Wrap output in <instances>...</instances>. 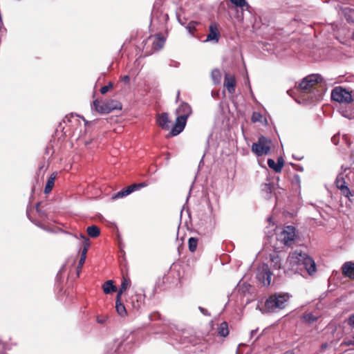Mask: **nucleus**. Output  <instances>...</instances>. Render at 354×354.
Listing matches in <instances>:
<instances>
[{
  "mask_svg": "<svg viewBox=\"0 0 354 354\" xmlns=\"http://www.w3.org/2000/svg\"><path fill=\"white\" fill-rule=\"evenodd\" d=\"M290 297L291 295L288 292L274 293L265 301L263 307L258 304L257 308L262 313H277L286 307Z\"/></svg>",
  "mask_w": 354,
  "mask_h": 354,
  "instance_id": "1",
  "label": "nucleus"
},
{
  "mask_svg": "<svg viewBox=\"0 0 354 354\" xmlns=\"http://www.w3.org/2000/svg\"><path fill=\"white\" fill-rule=\"evenodd\" d=\"M288 261L290 266H316L313 259L300 250L290 253Z\"/></svg>",
  "mask_w": 354,
  "mask_h": 354,
  "instance_id": "2",
  "label": "nucleus"
},
{
  "mask_svg": "<svg viewBox=\"0 0 354 354\" xmlns=\"http://www.w3.org/2000/svg\"><path fill=\"white\" fill-rule=\"evenodd\" d=\"M272 146V140L266 136H261L257 142L252 145L251 150L257 156L268 155Z\"/></svg>",
  "mask_w": 354,
  "mask_h": 354,
  "instance_id": "3",
  "label": "nucleus"
},
{
  "mask_svg": "<svg viewBox=\"0 0 354 354\" xmlns=\"http://www.w3.org/2000/svg\"><path fill=\"white\" fill-rule=\"evenodd\" d=\"M296 237V229L292 225L283 227V230L277 234V241L286 247H291L295 243Z\"/></svg>",
  "mask_w": 354,
  "mask_h": 354,
  "instance_id": "4",
  "label": "nucleus"
},
{
  "mask_svg": "<svg viewBox=\"0 0 354 354\" xmlns=\"http://www.w3.org/2000/svg\"><path fill=\"white\" fill-rule=\"evenodd\" d=\"M93 106L95 110L100 113H109L114 110H121L122 104L115 100H110L106 102H99L95 100Z\"/></svg>",
  "mask_w": 354,
  "mask_h": 354,
  "instance_id": "5",
  "label": "nucleus"
},
{
  "mask_svg": "<svg viewBox=\"0 0 354 354\" xmlns=\"http://www.w3.org/2000/svg\"><path fill=\"white\" fill-rule=\"evenodd\" d=\"M330 97L333 101L342 104H350L353 101L351 93L341 86L331 91Z\"/></svg>",
  "mask_w": 354,
  "mask_h": 354,
  "instance_id": "6",
  "label": "nucleus"
},
{
  "mask_svg": "<svg viewBox=\"0 0 354 354\" xmlns=\"http://www.w3.org/2000/svg\"><path fill=\"white\" fill-rule=\"evenodd\" d=\"M322 77L319 74L309 75L302 79L299 84L298 88L305 93H308L314 85L317 83L322 82Z\"/></svg>",
  "mask_w": 354,
  "mask_h": 354,
  "instance_id": "7",
  "label": "nucleus"
},
{
  "mask_svg": "<svg viewBox=\"0 0 354 354\" xmlns=\"http://www.w3.org/2000/svg\"><path fill=\"white\" fill-rule=\"evenodd\" d=\"M180 267H169L167 272L163 276L162 281L164 283L175 286L180 282Z\"/></svg>",
  "mask_w": 354,
  "mask_h": 354,
  "instance_id": "8",
  "label": "nucleus"
},
{
  "mask_svg": "<svg viewBox=\"0 0 354 354\" xmlns=\"http://www.w3.org/2000/svg\"><path fill=\"white\" fill-rule=\"evenodd\" d=\"M272 273L269 267H257V279L264 286H269L271 283Z\"/></svg>",
  "mask_w": 354,
  "mask_h": 354,
  "instance_id": "9",
  "label": "nucleus"
},
{
  "mask_svg": "<svg viewBox=\"0 0 354 354\" xmlns=\"http://www.w3.org/2000/svg\"><path fill=\"white\" fill-rule=\"evenodd\" d=\"M263 255L265 260L262 266H281V257L278 252L275 250L266 251L263 252Z\"/></svg>",
  "mask_w": 354,
  "mask_h": 354,
  "instance_id": "10",
  "label": "nucleus"
},
{
  "mask_svg": "<svg viewBox=\"0 0 354 354\" xmlns=\"http://www.w3.org/2000/svg\"><path fill=\"white\" fill-rule=\"evenodd\" d=\"M82 267H61L57 274V279L61 280L63 275L68 274V278L74 280L77 278Z\"/></svg>",
  "mask_w": 354,
  "mask_h": 354,
  "instance_id": "11",
  "label": "nucleus"
},
{
  "mask_svg": "<svg viewBox=\"0 0 354 354\" xmlns=\"http://www.w3.org/2000/svg\"><path fill=\"white\" fill-rule=\"evenodd\" d=\"M168 15L162 12L158 8H153L151 15V24L155 26L156 24L164 25L168 20Z\"/></svg>",
  "mask_w": 354,
  "mask_h": 354,
  "instance_id": "12",
  "label": "nucleus"
},
{
  "mask_svg": "<svg viewBox=\"0 0 354 354\" xmlns=\"http://www.w3.org/2000/svg\"><path fill=\"white\" fill-rule=\"evenodd\" d=\"M187 118L178 115L174 127L171 128V134L176 136L180 133L185 127Z\"/></svg>",
  "mask_w": 354,
  "mask_h": 354,
  "instance_id": "13",
  "label": "nucleus"
},
{
  "mask_svg": "<svg viewBox=\"0 0 354 354\" xmlns=\"http://www.w3.org/2000/svg\"><path fill=\"white\" fill-rule=\"evenodd\" d=\"M336 187L342 190V194L347 198H349L351 196H353L350 189L346 185V182L344 178L343 174H339L335 180Z\"/></svg>",
  "mask_w": 354,
  "mask_h": 354,
  "instance_id": "14",
  "label": "nucleus"
},
{
  "mask_svg": "<svg viewBox=\"0 0 354 354\" xmlns=\"http://www.w3.org/2000/svg\"><path fill=\"white\" fill-rule=\"evenodd\" d=\"M220 37L221 34L217 25L215 23H212L209 26V33L207 35L205 41H214L215 43H217Z\"/></svg>",
  "mask_w": 354,
  "mask_h": 354,
  "instance_id": "15",
  "label": "nucleus"
},
{
  "mask_svg": "<svg viewBox=\"0 0 354 354\" xmlns=\"http://www.w3.org/2000/svg\"><path fill=\"white\" fill-rule=\"evenodd\" d=\"M224 86L230 93H234L236 88V80L234 76L227 73H225Z\"/></svg>",
  "mask_w": 354,
  "mask_h": 354,
  "instance_id": "16",
  "label": "nucleus"
},
{
  "mask_svg": "<svg viewBox=\"0 0 354 354\" xmlns=\"http://www.w3.org/2000/svg\"><path fill=\"white\" fill-rule=\"evenodd\" d=\"M81 238L83 239V248L80 249L81 250V254L79 259V263L77 266H83L85 263L86 257V253L88 251V249L90 246L89 240L82 234H80Z\"/></svg>",
  "mask_w": 354,
  "mask_h": 354,
  "instance_id": "17",
  "label": "nucleus"
},
{
  "mask_svg": "<svg viewBox=\"0 0 354 354\" xmlns=\"http://www.w3.org/2000/svg\"><path fill=\"white\" fill-rule=\"evenodd\" d=\"M157 124L163 129L168 130L170 127L171 121L167 113H162L157 116Z\"/></svg>",
  "mask_w": 354,
  "mask_h": 354,
  "instance_id": "18",
  "label": "nucleus"
},
{
  "mask_svg": "<svg viewBox=\"0 0 354 354\" xmlns=\"http://www.w3.org/2000/svg\"><path fill=\"white\" fill-rule=\"evenodd\" d=\"M176 114L179 116H183L188 118L192 113L190 105L186 102H182L176 109Z\"/></svg>",
  "mask_w": 354,
  "mask_h": 354,
  "instance_id": "19",
  "label": "nucleus"
},
{
  "mask_svg": "<svg viewBox=\"0 0 354 354\" xmlns=\"http://www.w3.org/2000/svg\"><path fill=\"white\" fill-rule=\"evenodd\" d=\"M152 42V48L153 50H159L164 46L165 39L161 37L160 35H157L155 37H149L147 39V41Z\"/></svg>",
  "mask_w": 354,
  "mask_h": 354,
  "instance_id": "20",
  "label": "nucleus"
},
{
  "mask_svg": "<svg viewBox=\"0 0 354 354\" xmlns=\"http://www.w3.org/2000/svg\"><path fill=\"white\" fill-rule=\"evenodd\" d=\"M129 302L131 304L133 309L138 311L143 305L142 296L141 295L136 294L131 296Z\"/></svg>",
  "mask_w": 354,
  "mask_h": 354,
  "instance_id": "21",
  "label": "nucleus"
},
{
  "mask_svg": "<svg viewBox=\"0 0 354 354\" xmlns=\"http://www.w3.org/2000/svg\"><path fill=\"white\" fill-rule=\"evenodd\" d=\"M284 162L281 157H279L277 160V162L276 163L273 159L269 158L268 160V167L273 169L275 172H281L282 168L283 167Z\"/></svg>",
  "mask_w": 354,
  "mask_h": 354,
  "instance_id": "22",
  "label": "nucleus"
},
{
  "mask_svg": "<svg viewBox=\"0 0 354 354\" xmlns=\"http://www.w3.org/2000/svg\"><path fill=\"white\" fill-rule=\"evenodd\" d=\"M120 299V296H116L115 309L120 316L124 317L127 315V310L124 305L121 302Z\"/></svg>",
  "mask_w": 354,
  "mask_h": 354,
  "instance_id": "23",
  "label": "nucleus"
},
{
  "mask_svg": "<svg viewBox=\"0 0 354 354\" xmlns=\"http://www.w3.org/2000/svg\"><path fill=\"white\" fill-rule=\"evenodd\" d=\"M56 176H57L56 173H53L50 175V176L49 177V178L48 179L46 186H45V188H44L45 194H48L51 192V190L54 186V184H55V180Z\"/></svg>",
  "mask_w": 354,
  "mask_h": 354,
  "instance_id": "24",
  "label": "nucleus"
},
{
  "mask_svg": "<svg viewBox=\"0 0 354 354\" xmlns=\"http://www.w3.org/2000/svg\"><path fill=\"white\" fill-rule=\"evenodd\" d=\"M102 288L105 294H110L117 291V287L113 284V281L111 280L106 281Z\"/></svg>",
  "mask_w": 354,
  "mask_h": 354,
  "instance_id": "25",
  "label": "nucleus"
},
{
  "mask_svg": "<svg viewBox=\"0 0 354 354\" xmlns=\"http://www.w3.org/2000/svg\"><path fill=\"white\" fill-rule=\"evenodd\" d=\"M86 231H87L88 236L92 238H96L100 234V228L98 227H97L96 225L88 226L87 227Z\"/></svg>",
  "mask_w": 354,
  "mask_h": 354,
  "instance_id": "26",
  "label": "nucleus"
},
{
  "mask_svg": "<svg viewBox=\"0 0 354 354\" xmlns=\"http://www.w3.org/2000/svg\"><path fill=\"white\" fill-rule=\"evenodd\" d=\"M218 333L222 337H227L229 334L228 324L226 322H222L218 328Z\"/></svg>",
  "mask_w": 354,
  "mask_h": 354,
  "instance_id": "27",
  "label": "nucleus"
},
{
  "mask_svg": "<svg viewBox=\"0 0 354 354\" xmlns=\"http://www.w3.org/2000/svg\"><path fill=\"white\" fill-rule=\"evenodd\" d=\"M211 77L214 84L217 85L221 82V74L218 69L215 68L212 71Z\"/></svg>",
  "mask_w": 354,
  "mask_h": 354,
  "instance_id": "28",
  "label": "nucleus"
},
{
  "mask_svg": "<svg viewBox=\"0 0 354 354\" xmlns=\"http://www.w3.org/2000/svg\"><path fill=\"white\" fill-rule=\"evenodd\" d=\"M129 282H130L129 279H128L127 277H122V283H121V285L120 287V290L117 294V296L121 297L123 292H124L127 290V288L129 284Z\"/></svg>",
  "mask_w": 354,
  "mask_h": 354,
  "instance_id": "29",
  "label": "nucleus"
},
{
  "mask_svg": "<svg viewBox=\"0 0 354 354\" xmlns=\"http://www.w3.org/2000/svg\"><path fill=\"white\" fill-rule=\"evenodd\" d=\"M301 320L308 324H311L317 320V317L315 316L313 313H306L302 316Z\"/></svg>",
  "mask_w": 354,
  "mask_h": 354,
  "instance_id": "30",
  "label": "nucleus"
},
{
  "mask_svg": "<svg viewBox=\"0 0 354 354\" xmlns=\"http://www.w3.org/2000/svg\"><path fill=\"white\" fill-rule=\"evenodd\" d=\"M298 269L301 272H306L309 276H313L317 272V267H296L295 272H298Z\"/></svg>",
  "mask_w": 354,
  "mask_h": 354,
  "instance_id": "31",
  "label": "nucleus"
},
{
  "mask_svg": "<svg viewBox=\"0 0 354 354\" xmlns=\"http://www.w3.org/2000/svg\"><path fill=\"white\" fill-rule=\"evenodd\" d=\"M292 185L296 191H300L301 189V179L298 174H294L292 179Z\"/></svg>",
  "mask_w": 354,
  "mask_h": 354,
  "instance_id": "32",
  "label": "nucleus"
},
{
  "mask_svg": "<svg viewBox=\"0 0 354 354\" xmlns=\"http://www.w3.org/2000/svg\"><path fill=\"white\" fill-rule=\"evenodd\" d=\"M199 24L198 22L195 21H191L185 27L189 33L192 36H194V31L196 29V26Z\"/></svg>",
  "mask_w": 354,
  "mask_h": 354,
  "instance_id": "33",
  "label": "nucleus"
},
{
  "mask_svg": "<svg viewBox=\"0 0 354 354\" xmlns=\"http://www.w3.org/2000/svg\"><path fill=\"white\" fill-rule=\"evenodd\" d=\"M344 275L354 279V267H342Z\"/></svg>",
  "mask_w": 354,
  "mask_h": 354,
  "instance_id": "34",
  "label": "nucleus"
},
{
  "mask_svg": "<svg viewBox=\"0 0 354 354\" xmlns=\"http://www.w3.org/2000/svg\"><path fill=\"white\" fill-rule=\"evenodd\" d=\"M198 243V239L194 237H191L188 241L189 249L191 252H194L196 250Z\"/></svg>",
  "mask_w": 354,
  "mask_h": 354,
  "instance_id": "35",
  "label": "nucleus"
},
{
  "mask_svg": "<svg viewBox=\"0 0 354 354\" xmlns=\"http://www.w3.org/2000/svg\"><path fill=\"white\" fill-rule=\"evenodd\" d=\"M232 4L239 8L248 7L249 5L246 0H229Z\"/></svg>",
  "mask_w": 354,
  "mask_h": 354,
  "instance_id": "36",
  "label": "nucleus"
},
{
  "mask_svg": "<svg viewBox=\"0 0 354 354\" xmlns=\"http://www.w3.org/2000/svg\"><path fill=\"white\" fill-rule=\"evenodd\" d=\"M273 185L271 183H265L261 185L262 192L266 194H271L272 192Z\"/></svg>",
  "mask_w": 354,
  "mask_h": 354,
  "instance_id": "37",
  "label": "nucleus"
},
{
  "mask_svg": "<svg viewBox=\"0 0 354 354\" xmlns=\"http://www.w3.org/2000/svg\"><path fill=\"white\" fill-rule=\"evenodd\" d=\"M138 189V185H137L136 184H133L123 189L125 192V193L127 194V195L128 196L129 194H130L131 193H132L133 192H134L135 190H136Z\"/></svg>",
  "mask_w": 354,
  "mask_h": 354,
  "instance_id": "38",
  "label": "nucleus"
},
{
  "mask_svg": "<svg viewBox=\"0 0 354 354\" xmlns=\"http://www.w3.org/2000/svg\"><path fill=\"white\" fill-rule=\"evenodd\" d=\"M169 331L168 333L170 335H172L174 338H176V331H178V330L176 328V326L174 324H172L169 326Z\"/></svg>",
  "mask_w": 354,
  "mask_h": 354,
  "instance_id": "39",
  "label": "nucleus"
},
{
  "mask_svg": "<svg viewBox=\"0 0 354 354\" xmlns=\"http://www.w3.org/2000/svg\"><path fill=\"white\" fill-rule=\"evenodd\" d=\"M149 319L151 321H155L156 319H162V317L158 312H154L149 315Z\"/></svg>",
  "mask_w": 354,
  "mask_h": 354,
  "instance_id": "40",
  "label": "nucleus"
},
{
  "mask_svg": "<svg viewBox=\"0 0 354 354\" xmlns=\"http://www.w3.org/2000/svg\"><path fill=\"white\" fill-rule=\"evenodd\" d=\"M127 196V194L122 189V190H120V192H118L115 194H114V196H113V198H114V199L121 198L125 197Z\"/></svg>",
  "mask_w": 354,
  "mask_h": 354,
  "instance_id": "41",
  "label": "nucleus"
},
{
  "mask_svg": "<svg viewBox=\"0 0 354 354\" xmlns=\"http://www.w3.org/2000/svg\"><path fill=\"white\" fill-rule=\"evenodd\" d=\"M331 141L334 145H337L339 141V133L334 135L331 138Z\"/></svg>",
  "mask_w": 354,
  "mask_h": 354,
  "instance_id": "42",
  "label": "nucleus"
},
{
  "mask_svg": "<svg viewBox=\"0 0 354 354\" xmlns=\"http://www.w3.org/2000/svg\"><path fill=\"white\" fill-rule=\"evenodd\" d=\"M252 288V286L249 284H243L241 289L242 291L245 293L246 292H250V289Z\"/></svg>",
  "mask_w": 354,
  "mask_h": 354,
  "instance_id": "43",
  "label": "nucleus"
},
{
  "mask_svg": "<svg viewBox=\"0 0 354 354\" xmlns=\"http://www.w3.org/2000/svg\"><path fill=\"white\" fill-rule=\"evenodd\" d=\"M348 324L354 328V313L351 315L348 319Z\"/></svg>",
  "mask_w": 354,
  "mask_h": 354,
  "instance_id": "44",
  "label": "nucleus"
},
{
  "mask_svg": "<svg viewBox=\"0 0 354 354\" xmlns=\"http://www.w3.org/2000/svg\"><path fill=\"white\" fill-rule=\"evenodd\" d=\"M122 82H123L124 84H128L130 82V78L129 75H124L121 77Z\"/></svg>",
  "mask_w": 354,
  "mask_h": 354,
  "instance_id": "45",
  "label": "nucleus"
},
{
  "mask_svg": "<svg viewBox=\"0 0 354 354\" xmlns=\"http://www.w3.org/2000/svg\"><path fill=\"white\" fill-rule=\"evenodd\" d=\"M198 309L204 315H206V316H209L210 315V314L208 313V311H207V309H205V308H204L203 307H201V306L198 307Z\"/></svg>",
  "mask_w": 354,
  "mask_h": 354,
  "instance_id": "46",
  "label": "nucleus"
},
{
  "mask_svg": "<svg viewBox=\"0 0 354 354\" xmlns=\"http://www.w3.org/2000/svg\"><path fill=\"white\" fill-rule=\"evenodd\" d=\"M109 87L105 85L100 88V93L102 94H105L109 91Z\"/></svg>",
  "mask_w": 354,
  "mask_h": 354,
  "instance_id": "47",
  "label": "nucleus"
},
{
  "mask_svg": "<svg viewBox=\"0 0 354 354\" xmlns=\"http://www.w3.org/2000/svg\"><path fill=\"white\" fill-rule=\"evenodd\" d=\"M258 330V328L252 330L250 332V337L252 338L257 333Z\"/></svg>",
  "mask_w": 354,
  "mask_h": 354,
  "instance_id": "48",
  "label": "nucleus"
},
{
  "mask_svg": "<svg viewBox=\"0 0 354 354\" xmlns=\"http://www.w3.org/2000/svg\"><path fill=\"white\" fill-rule=\"evenodd\" d=\"M342 140H344V142H345L348 145H350V143H349V142H348V136H347L346 135H345V134H344V135H343V136H342Z\"/></svg>",
  "mask_w": 354,
  "mask_h": 354,
  "instance_id": "49",
  "label": "nucleus"
},
{
  "mask_svg": "<svg viewBox=\"0 0 354 354\" xmlns=\"http://www.w3.org/2000/svg\"><path fill=\"white\" fill-rule=\"evenodd\" d=\"M342 266H354V263L352 261H346Z\"/></svg>",
  "mask_w": 354,
  "mask_h": 354,
  "instance_id": "50",
  "label": "nucleus"
},
{
  "mask_svg": "<svg viewBox=\"0 0 354 354\" xmlns=\"http://www.w3.org/2000/svg\"><path fill=\"white\" fill-rule=\"evenodd\" d=\"M353 340H350V341H348L346 342V345H354V335H353Z\"/></svg>",
  "mask_w": 354,
  "mask_h": 354,
  "instance_id": "51",
  "label": "nucleus"
},
{
  "mask_svg": "<svg viewBox=\"0 0 354 354\" xmlns=\"http://www.w3.org/2000/svg\"><path fill=\"white\" fill-rule=\"evenodd\" d=\"M296 169H297V171H302L304 170L303 167H301V166H300V165H297V168H296Z\"/></svg>",
  "mask_w": 354,
  "mask_h": 354,
  "instance_id": "52",
  "label": "nucleus"
},
{
  "mask_svg": "<svg viewBox=\"0 0 354 354\" xmlns=\"http://www.w3.org/2000/svg\"><path fill=\"white\" fill-rule=\"evenodd\" d=\"M136 185H138V188L139 187H145L147 185L146 183H142L136 184Z\"/></svg>",
  "mask_w": 354,
  "mask_h": 354,
  "instance_id": "53",
  "label": "nucleus"
},
{
  "mask_svg": "<svg viewBox=\"0 0 354 354\" xmlns=\"http://www.w3.org/2000/svg\"><path fill=\"white\" fill-rule=\"evenodd\" d=\"M106 86L109 87V89L113 88V84L111 82L109 83L108 85H106Z\"/></svg>",
  "mask_w": 354,
  "mask_h": 354,
  "instance_id": "54",
  "label": "nucleus"
},
{
  "mask_svg": "<svg viewBox=\"0 0 354 354\" xmlns=\"http://www.w3.org/2000/svg\"><path fill=\"white\" fill-rule=\"evenodd\" d=\"M179 97H180V91H178L177 95H176V101L178 100Z\"/></svg>",
  "mask_w": 354,
  "mask_h": 354,
  "instance_id": "55",
  "label": "nucleus"
},
{
  "mask_svg": "<svg viewBox=\"0 0 354 354\" xmlns=\"http://www.w3.org/2000/svg\"><path fill=\"white\" fill-rule=\"evenodd\" d=\"M284 354H295V353L292 351H286Z\"/></svg>",
  "mask_w": 354,
  "mask_h": 354,
  "instance_id": "56",
  "label": "nucleus"
},
{
  "mask_svg": "<svg viewBox=\"0 0 354 354\" xmlns=\"http://www.w3.org/2000/svg\"><path fill=\"white\" fill-rule=\"evenodd\" d=\"M97 322H98L99 323L102 324V323H104V321L103 319H100L99 317H97Z\"/></svg>",
  "mask_w": 354,
  "mask_h": 354,
  "instance_id": "57",
  "label": "nucleus"
},
{
  "mask_svg": "<svg viewBox=\"0 0 354 354\" xmlns=\"http://www.w3.org/2000/svg\"><path fill=\"white\" fill-rule=\"evenodd\" d=\"M343 116H344L345 118H351L350 116L348 115H346L345 113H342Z\"/></svg>",
  "mask_w": 354,
  "mask_h": 354,
  "instance_id": "58",
  "label": "nucleus"
},
{
  "mask_svg": "<svg viewBox=\"0 0 354 354\" xmlns=\"http://www.w3.org/2000/svg\"><path fill=\"white\" fill-rule=\"evenodd\" d=\"M293 157L297 160H301L302 158H298V156H296V158L293 156Z\"/></svg>",
  "mask_w": 354,
  "mask_h": 354,
  "instance_id": "59",
  "label": "nucleus"
},
{
  "mask_svg": "<svg viewBox=\"0 0 354 354\" xmlns=\"http://www.w3.org/2000/svg\"><path fill=\"white\" fill-rule=\"evenodd\" d=\"M293 157L297 160H301L302 158H298V156H296V158L293 156Z\"/></svg>",
  "mask_w": 354,
  "mask_h": 354,
  "instance_id": "60",
  "label": "nucleus"
},
{
  "mask_svg": "<svg viewBox=\"0 0 354 354\" xmlns=\"http://www.w3.org/2000/svg\"><path fill=\"white\" fill-rule=\"evenodd\" d=\"M352 39L354 40V32L352 34Z\"/></svg>",
  "mask_w": 354,
  "mask_h": 354,
  "instance_id": "61",
  "label": "nucleus"
},
{
  "mask_svg": "<svg viewBox=\"0 0 354 354\" xmlns=\"http://www.w3.org/2000/svg\"><path fill=\"white\" fill-rule=\"evenodd\" d=\"M178 22H180L181 24H183V21H180V19H178Z\"/></svg>",
  "mask_w": 354,
  "mask_h": 354,
  "instance_id": "62",
  "label": "nucleus"
},
{
  "mask_svg": "<svg viewBox=\"0 0 354 354\" xmlns=\"http://www.w3.org/2000/svg\"><path fill=\"white\" fill-rule=\"evenodd\" d=\"M178 22H180L181 24H183V21H180V19H178Z\"/></svg>",
  "mask_w": 354,
  "mask_h": 354,
  "instance_id": "63",
  "label": "nucleus"
},
{
  "mask_svg": "<svg viewBox=\"0 0 354 354\" xmlns=\"http://www.w3.org/2000/svg\"><path fill=\"white\" fill-rule=\"evenodd\" d=\"M259 336L257 337L254 341H257L259 339Z\"/></svg>",
  "mask_w": 354,
  "mask_h": 354,
  "instance_id": "64",
  "label": "nucleus"
}]
</instances>
